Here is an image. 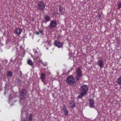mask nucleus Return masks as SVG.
<instances>
[{
    "instance_id": "39448f33",
    "label": "nucleus",
    "mask_w": 121,
    "mask_h": 121,
    "mask_svg": "<svg viewBox=\"0 0 121 121\" xmlns=\"http://www.w3.org/2000/svg\"><path fill=\"white\" fill-rule=\"evenodd\" d=\"M19 97L20 99L21 100H23L25 97L26 93V91L24 89H23L22 91H20Z\"/></svg>"
},
{
    "instance_id": "f8f14e48",
    "label": "nucleus",
    "mask_w": 121,
    "mask_h": 121,
    "mask_svg": "<svg viewBox=\"0 0 121 121\" xmlns=\"http://www.w3.org/2000/svg\"><path fill=\"white\" fill-rule=\"evenodd\" d=\"M35 59L36 60H37L38 58V57L37 56V54H38V55H41V53L40 52H38L37 51H36L35 52Z\"/></svg>"
},
{
    "instance_id": "9d476101",
    "label": "nucleus",
    "mask_w": 121,
    "mask_h": 121,
    "mask_svg": "<svg viewBox=\"0 0 121 121\" xmlns=\"http://www.w3.org/2000/svg\"><path fill=\"white\" fill-rule=\"evenodd\" d=\"M88 100L89 102L90 107L91 108L93 107L95 103L93 99H88Z\"/></svg>"
},
{
    "instance_id": "6e6552de",
    "label": "nucleus",
    "mask_w": 121,
    "mask_h": 121,
    "mask_svg": "<svg viewBox=\"0 0 121 121\" xmlns=\"http://www.w3.org/2000/svg\"><path fill=\"white\" fill-rule=\"evenodd\" d=\"M97 64L99 65L100 68L102 69L104 65V62L102 60H99Z\"/></svg>"
},
{
    "instance_id": "423d86ee",
    "label": "nucleus",
    "mask_w": 121,
    "mask_h": 121,
    "mask_svg": "<svg viewBox=\"0 0 121 121\" xmlns=\"http://www.w3.org/2000/svg\"><path fill=\"white\" fill-rule=\"evenodd\" d=\"M57 22L56 20H52L51 21L49 26L50 28L51 29L54 28L57 26Z\"/></svg>"
},
{
    "instance_id": "b1692460",
    "label": "nucleus",
    "mask_w": 121,
    "mask_h": 121,
    "mask_svg": "<svg viewBox=\"0 0 121 121\" xmlns=\"http://www.w3.org/2000/svg\"><path fill=\"white\" fill-rule=\"evenodd\" d=\"M41 81L43 82V83L44 85H45L47 84V83L45 81V80H42Z\"/></svg>"
},
{
    "instance_id": "a211bd4d",
    "label": "nucleus",
    "mask_w": 121,
    "mask_h": 121,
    "mask_svg": "<svg viewBox=\"0 0 121 121\" xmlns=\"http://www.w3.org/2000/svg\"><path fill=\"white\" fill-rule=\"evenodd\" d=\"M75 103H74L73 102H71L70 104L71 107L72 108H74L75 106Z\"/></svg>"
},
{
    "instance_id": "393cba45",
    "label": "nucleus",
    "mask_w": 121,
    "mask_h": 121,
    "mask_svg": "<svg viewBox=\"0 0 121 121\" xmlns=\"http://www.w3.org/2000/svg\"><path fill=\"white\" fill-rule=\"evenodd\" d=\"M39 60H38V62L40 63L42 62V60L40 59V57H39Z\"/></svg>"
},
{
    "instance_id": "c85d7f7f",
    "label": "nucleus",
    "mask_w": 121,
    "mask_h": 121,
    "mask_svg": "<svg viewBox=\"0 0 121 121\" xmlns=\"http://www.w3.org/2000/svg\"><path fill=\"white\" fill-rule=\"evenodd\" d=\"M37 55L38 57V58H39V57L40 56H41V55H38V54Z\"/></svg>"
},
{
    "instance_id": "4be33fe9",
    "label": "nucleus",
    "mask_w": 121,
    "mask_h": 121,
    "mask_svg": "<svg viewBox=\"0 0 121 121\" xmlns=\"http://www.w3.org/2000/svg\"><path fill=\"white\" fill-rule=\"evenodd\" d=\"M32 115L31 114H29V120L30 121H31L32 120Z\"/></svg>"
},
{
    "instance_id": "9b49d317",
    "label": "nucleus",
    "mask_w": 121,
    "mask_h": 121,
    "mask_svg": "<svg viewBox=\"0 0 121 121\" xmlns=\"http://www.w3.org/2000/svg\"><path fill=\"white\" fill-rule=\"evenodd\" d=\"M63 111L64 113V114L66 116L68 115V112L67 110L65 105H64L63 108Z\"/></svg>"
},
{
    "instance_id": "f03ea898",
    "label": "nucleus",
    "mask_w": 121,
    "mask_h": 121,
    "mask_svg": "<svg viewBox=\"0 0 121 121\" xmlns=\"http://www.w3.org/2000/svg\"><path fill=\"white\" fill-rule=\"evenodd\" d=\"M37 7L38 9L42 11L45 8V6L44 2L43 1H40L37 3Z\"/></svg>"
},
{
    "instance_id": "dca6fc26",
    "label": "nucleus",
    "mask_w": 121,
    "mask_h": 121,
    "mask_svg": "<svg viewBox=\"0 0 121 121\" xmlns=\"http://www.w3.org/2000/svg\"><path fill=\"white\" fill-rule=\"evenodd\" d=\"M27 63L29 65L32 66L33 65L34 63L31 60H28L27 62Z\"/></svg>"
},
{
    "instance_id": "aec40b11",
    "label": "nucleus",
    "mask_w": 121,
    "mask_h": 121,
    "mask_svg": "<svg viewBox=\"0 0 121 121\" xmlns=\"http://www.w3.org/2000/svg\"><path fill=\"white\" fill-rule=\"evenodd\" d=\"M118 6L117 9H120L121 8V1H120L117 3Z\"/></svg>"
},
{
    "instance_id": "f257e3e1",
    "label": "nucleus",
    "mask_w": 121,
    "mask_h": 121,
    "mask_svg": "<svg viewBox=\"0 0 121 121\" xmlns=\"http://www.w3.org/2000/svg\"><path fill=\"white\" fill-rule=\"evenodd\" d=\"M66 81L67 83L72 86H74L75 85V81L72 75H70L68 77Z\"/></svg>"
},
{
    "instance_id": "7c9ffc66",
    "label": "nucleus",
    "mask_w": 121,
    "mask_h": 121,
    "mask_svg": "<svg viewBox=\"0 0 121 121\" xmlns=\"http://www.w3.org/2000/svg\"><path fill=\"white\" fill-rule=\"evenodd\" d=\"M33 59H34V60H35V58H34V57H33Z\"/></svg>"
},
{
    "instance_id": "bb28decb",
    "label": "nucleus",
    "mask_w": 121,
    "mask_h": 121,
    "mask_svg": "<svg viewBox=\"0 0 121 121\" xmlns=\"http://www.w3.org/2000/svg\"><path fill=\"white\" fill-rule=\"evenodd\" d=\"M39 33H40H40H41V34H42V30H39Z\"/></svg>"
},
{
    "instance_id": "cd10ccee",
    "label": "nucleus",
    "mask_w": 121,
    "mask_h": 121,
    "mask_svg": "<svg viewBox=\"0 0 121 121\" xmlns=\"http://www.w3.org/2000/svg\"><path fill=\"white\" fill-rule=\"evenodd\" d=\"M60 35H59L58 36V38L60 39Z\"/></svg>"
},
{
    "instance_id": "0eeeda50",
    "label": "nucleus",
    "mask_w": 121,
    "mask_h": 121,
    "mask_svg": "<svg viewBox=\"0 0 121 121\" xmlns=\"http://www.w3.org/2000/svg\"><path fill=\"white\" fill-rule=\"evenodd\" d=\"M54 44L57 47L59 48H61L62 45V43L57 40L55 41Z\"/></svg>"
},
{
    "instance_id": "f3484780",
    "label": "nucleus",
    "mask_w": 121,
    "mask_h": 121,
    "mask_svg": "<svg viewBox=\"0 0 121 121\" xmlns=\"http://www.w3.org/2000/svg\"><path fill=\"white\" fill-rule=\"evenodd\" d=\"M7 76L11 77L13 75L12 72L11 71H8L7 72Z\"/></svg>"
},
{
    "instance_id": "a878e982",
    "label": "nucleus",
    "mask_w": 121,
    "mask_h": 121,
    "mask_svg": "<svg viewBox=\"0 0 121 121\" xmlns=\"http://www.w3.org/2000/svg\"><path fill=\"white\" fill-rule=\"evenodd\" d=\"M36 34L37 35H39L40 34V33L39 31H37L36 32Z\"/></svg>"
},
{
    "instance_id": "c756f323",
    "label": "nucleus",
    "mask_w": 121,
    "mask_h": 121,
    "mask_svg": "<svg viewBox=\"0 0 121 121\" xmlns=\"http://www.w3.org/2000/svg\"><path fill=\"white\" fill-rule=\"evenodd\" d=\"M31 56L32 57H33V56L32 55Z\"/></svg>"
},
{
    "instance_id": "20e7f679",
    "label": "nucleus",
    "mask_w": 121,
    "mask_h": 121,
    "mask_svg": "<svg viewBox=\"0 0 121 121\" xmlns=\"http://www.w3.org/2000/svg\"><path fill=\"white\" fill-rule=\"evenodd\" d=\"M88 88L86 85H83L80 88V91L81 92L86 95L88 91Z\"/></svg>"
},
{
    "instance_id": "5701e85b",
    "label": "nucleus",
    "mask_w": 121,
    "mask_h": 121,
    "mask_svg": "<svg viewBox=\"0 0 121 121\" xmlns=\"http://www.w3.org/2000/svg\"><path fill=\"white\" fill-rule=\"evenodd\" d=\"M98 17L99 18H100L101 17V15L100 14H98L96 16V17Z\"/></svg>"
},
{
    "instance_id": "412c9836",
    "label": "nucleus",
    "mask_w": 121,
    "mask_h": 121,
    "mask_svg": "<svg viewBox=\"0 0 121 121\" xmlns=\"http://www.w3.org/2000/svg\"><path fill=\"white\" fill-rule=\"evenodd\" d=\"M85 95V94H84V93L81 92L80 95L78 96V97L79 98H81L84 95Z\"/></svg>"
},
{
    "instance_id": "ddd939ff",
    "label": "nucleus",
    "mask_w": 121,
    "mask_h": 121,
    "mask_svg": "<svg viewBox=\"0 0 121 121\" xmlns=\"http://www.w3.org/2000/svg\"><path fill=\"white\" fill-rule=\"evenodd\" d=\"M59 13L61 14L62 15L63 13V8L60 5H59Z\"/></svg>"
},
{
    "instance_id": "6ab92c4d",
    "label": "nucleus",
    "mask_w": 121,
    "mask_h": 121,
    "mask_svg": "<svg viewBox=\"0 0 121 121\" xmlns=\"http://www.w3.org/2000/svg\"><path fill=\"white\" fill-rule=\"evenodd\" d=\"M117 82L120 85H121V76L117 80Z\"/></svg>"
},
{
    "instance_id": "4468645a",
    "label": "nucleus",
    "mask_w": 121,
    "mask_h": 121,
    "mask_svg": "<svg viewBox=\"0 0 121 121\" xmlns=\"http://www.w3.org/2000/svg\"><path fill=\"white\" fill-rule=\"evenodd\" d=\"M46 76L45 74L44 73H42L41 74L40 78L41 79V81L45 80Z\"/></svg>"
},
{
    "instance_id": "2eb2a0df",
    "label": "nucleus",
    "mask_w": 121,
    "mask_h": 121,
    "mask_svg": "<svg viewBox=\"0 0 121 121\" xmlns=\"http://www.w3.org/2000/svg\"><path fill=\"white\" fill-rule=\"evenodd\" d=\"M44 18L46 22H49L50 20V17L48 15L44 16Z\"/></svg>"
},
{
    "instance_id": "7ed1b4c3",
    "label": "nucleus",
    "mask_w": 121,
    "mask_h": 121,
    "mask_svg": "<svg viewBox=\"0 0 121 121\" xmlns=\"http://www.w3.org/2000/svg\"><path fill=\"white\" fill-rule=\"evenodd\" d=\"M76 72L77 74V75L75 76V78L76 81L78 82L79 81L80 78L83 76V73L80 68L78 69L76 71Z\"/></svg>"
},
{
    "instance_id": "1a4fd4ad",
    "label": "nucleus",
    "mask_w": 121,
    "mask_h": 121,
    "mask_svg": "<svg viewBox=\"0 0 121 121\" xmlns=\"http://www.w3.org/2000/svg\"><path fill=\"white\" fill-rule=\"evenodd\" d=\"M22 31V30L20 29L16 28L15 29L14 33L17 35H19L20 34Z\"/></svg>"
}]
</instances>
